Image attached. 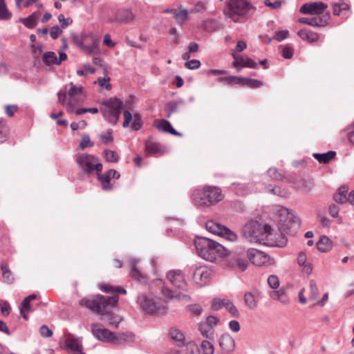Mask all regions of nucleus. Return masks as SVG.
<instances>
[{
    "instance_id": "nucleus-22",
    "label": "nucleus",
    "mask_w": 354,
    "mask_h": 354,
    "mask_svg": "<svg viewBox=\"0 0 354 354\" xmlns=\"http://www.w3.org/2000/svg\"><path fill=\"white\" fill-rule=\"evenodd\" d=\"M133 19L134 15L131 10L122 9L116 12L114 21L119 23L128 24L131 22Z\"/></svg>"
},
{
    "instance_id": "nucleus-49",
    "label": "nucleus",
    "mask_w": 354,
    "mask_h": 354,
    "mask_svg": "<svg viewBox=\"0 0 354 354\" xmlns=\"http://www.w3.org/2000/svg\"><path fill=\"white\" fill-rule=\"evenodd\" d=\"M268 192L273 195L279 196L282 198H287L289 196V192L279 186H274L272 189H269Z\"/></svg>"
},
{
    "instance_id": "nucleus-13",
    "label": "nucleus",
    "mask_w": 354,
    "mask_h": 354,
    "mask_svg": "<svg viewBox=\"0 0 354 354\" xmlns=\"http://www.w3.org/2000/svg\"><path fill=\"white\" fill-rule=\"evenodd\" d=\"M246 254L247 258H248L254 265L257 266L270 263V257L260 250L254 248L248 249L246 250Z\"/></svg>"
},
{
    "instance_id": "nucleus-61",
    "label": "nucleus",
    "mask_w": 354,
    "mask_h": 354,
    "mask_svg": "<svg viewBox=\"0 0 354 354\" xmlns=\"http://www.w3.org/2000/svg\"><path fill=\"white\" fill-rule=\"evenodd\" d=\"M186 346L187 354H194L196 351H198L197 344L194 341L187 342L185 344Z\"/></svg>"
},
{
    "instance_id": "nucleus-18",
    "label": "nucleus",
    "mask_w": 354,
    "mask_h": 354,
    "mask_svg": "<svg viewBox=\"0 0 354 354\" xmlns=\"http://www.w3.org/2000/svg\"><path fill=\"white\" fill-rule=\"evenodd\" d=\"M123 115L124 118V121L123 122L122 126L124 128L128 127L129 126L130 122L133 120L131 128L135 131H138L141 129L142 126V122L141 117L139 114L134 115L133 118L131 113L129 111H124Z\"/></svg>"
},
{
    "instance_id": "nucleus-36",
    "label": "nucleus",
    "mask_w": 354,
    "mask_h": 354,
    "mask_svg": "<svg viewBox=\"0 0 354 354\" xmlns=\"http://www.w3.org/2000/svg\"><path fill=\"white\" fill-rule=\"evenodd\" d=\"M97 178L100 182L102 187L104 190L108 191L112 189L113 187L110 184L111 176L108 171H106L102 175L97 173Z\"/></svg>"
},
{
    "instance_id": "nucleus-10",
    "label": "nucleus",
    "mask_w": 354,
    "mask_h": 354,
    "mask_svg": "<svg viewBox=\"0 0 354 354\" xmlns=\"http://www.w3.org/2000/svg\"><path fill=\"white\" fill-rule=\"evenodd\" d=\"M230 257L228 259L229 265L241 271H245L248 268V261L246 260L247 254L246 251L236 249L231 253L229 252Z\"/></svg>"
},
{
    "instance_id": "nucleus-29",
    "label": "nucleus",
    "mask_w": 354,
    "mask_h": 354,
    "mask_svg": "<svg viewBox=\"0 0 354 354\" xmlns=\"http://www.w3.org/2000/svg\"><path fill=\"white\" fill-rule=\"evenodd\" d=\"M135 339V336L132 333L127 332L119 333L118 335L114 334V344H122L127 342H133Z\"/></svg>"
},
{
    "instance_id": "nucleus-60",
    "label": "nucleus",
    "mask_w": 354,
    "mask_h": 354,
    "mask_svg": "<svg viewBox=\"0 0 354 354\" xmlns=\"http://www.w3.org/2000/svg\"><path fill=\"white\" fill-rule=\"evenodd\" d=\"M110 80V77L107 75H106L103 78H98V82L100 84V86L102 88H105L106 90H110L111 88V85L109 83Z\"/></svg>"
},
{
    "instance_id": "nucleus-7",
    "label": "nucleus",
    "mask_w": 354,
    "mask_h": 354,
    "mask_svg": "<svg viewBox=\"0 0 354 354\" xmlns=\"http://www.w3.org/2000/svg\"><path fill=\"white\" fill-rule=\"evenodd\" d=\"M137 303L145 313L149 315H162L167 313L166 307L158 299L151 295L146 294L138 295Z\"/></svg>"
},
{
    "instance_id": "nucleus-45",
    "label": "nucleus",
    "mask_w": 354,
    "mask_h": 354,
    "mask_svg": "<svg viewBox=\"0 0 354 354\" xmlns=\"http://www.w3.org/2000/svg\"><path fill=\"white\" fill-rule=\"evenodd\" d=\"M1 269L3 272V278L4 281L8 283H11L14 281V277L12 273L9 269V267L6 264H2L1 266Z\"/></svg>"
},
{
    "instance_id": "nucleus-12",
    "label": "nucleus",
    "mask_w": 354,
    "mask_h": 354,
    "mask_svg": "<svg viewBox=\"0 0 354 354\" xmlns=\"http://www.w3.org/2000/svg\"><path fill=\"white\" fill-rule=\"evenodd\" d=\"M167 279L174 288L184 291L187 290V284L181 270H172L169 271L167 274Z\"/></svg>"
},
{
    "instance_id": "nucleus-3",
    "label": "nucleus",
    "mask_w": 354,
    "mask_h": 354,
    "mask_svg": "<svg viewBox=\"0 0 354 354\" xmlns=\"http://www.w3.org/2000/svg\"><path fill=\"white\" fill-rule=\"evenodd\" d=\"M194 245L198 255L207 261L214 262L229 254L225 247L209 238L198 236Z\"/></svg>"
},
{
    "instance_id": "nucleus-4",
    "label": "nucleus",
    "mask_w": 354,
    "mask_h": 354,
    "mask_svg": "<svg viewBox=\"0 0 354 354\" xmlns=\"http://www.w3.org/2000/svg\"><path fill=\"white\" fill-rule=\"evenodd\" d=\"M193 201L198 207L209 206L223 199L220 188L212 186H205L203 190H194L192 194Z\"/></svg>"
},
{
    "instance_id": "nucleus-59",
    "label": "nucleus",
    "mask_w": 354,
    "mask_h": 354,
    "mask_svg": "<svg viewBox=\"0 0 354 354\" xmlns=\"http://www.w3.org/2000/svg\"><path fill=\"white\" fill-rule=\"evenodd\" d=\"M201 65V62L198 59H192L185 63V67L191 70L198 69Z\"/></svg>"
},
{
    "instance_id": "nucleus-53",
    "label": "nucleus",
    "mask_w": 354,
    "mask_h": 354,
    "mask_svg": "<svg viewBox=\"0 0 354 354\" xmlns=\"http://www.w3.org/2000/svg\"><path fill=\"white\" fill-rule=\"evenodd\" d=\"M309 288H310V299H316L319 295V289L317 286V284L314 280H310L309 282Z\"/></svg>"
},
{
    "instance_id": "nucleus-46",
    "label": "nucleus",
    "mask_w": 354,
    "mask_h": 354,
    "mask_svg": "<svg viewBox=\"0 0 354 354\" xmlns=\"http://www.w3.org/2000/svg\"><path fill=\"white\" fill-rule=\"evenodd\" d=\"M232 189L239 196H245L248 193V186L244 183H232Z\"/></svg>"
},
{
    "instance_id": "nucleus-56",
    "label": "nucleus",
    "mask_w": 354,
    "mask_h": 354,
    "mask_svg": "<svg viewBox=\"0 0 354 354\" xmlns=\"http://www.w3.org/2000/svg\"><path fill=\"white\" fill-rule=\"evenodd\" d=\"M268 175L277 180L283 179V175L279 172V169L276 167H271L268 170Z\"/></svg>"
},
{
    "instance_id": "nucleus-23",
    "label": "nucleus",
    "mask_w": 354,
    "mask_h": 354,
    "mask_svg": "<svg viewBox=\"0 0 354 354\" xmlns=\"http://www.w3.org/2000/svg\"><path fill=\"white\" fill-rule=\"evenodd\" d=\"M85 100V95L80 94V95L70 96L66 103V111L68 113H73L76 106L83 104Z\"/></svg>"
},
{
    "instance_id": "nucleus-2",
    "label": "nucleus",
    "mask_w": 354,
    "mask_h": 354,
    "mask_svg": "<svg viewBox=\"0 0 354 354\" xmlns=\"http://www.w3.org/2000/svg\"><path fill=\"white\" fill-rule=\"evenodd\" d=\"M256 7L247 0H227L223 13L234 23L243 24L250 19Z\"/></svg>"
},
{
    "instance_id": "nucleus-6",
    "label": "nucleus",
    "mask_w": 354,
    "mask_h": 354,
    "mask_svg": "<svg viewBox=\"0 0 354 354\" xmlns=\"http://www.w3.org/2000/svg\"><path fill=\"white\" fill-rule=\"evenodd\" d=\"M271 227L268 225L262 226L257 221H250L243 227L242 233L248 241L253 243H261L264 240V235L271 234Z\"/></svg>"
},
{
    "instance_id": "nucleus-34",
    "label": "nucleus",
    "mask_w": 354,
    "mask_h": 354,
    "mask_svg": "<svg viewBox=\"0 0 354 354\" xmlns=\"http://www.w3.org/2000/svg\"><path fill=\"white\" fill-rule=\"evenodd\" d=\"M245 304L250 309H254L257 306V299L254 293L252 292H246L244 295Z\"/></svg>"
},
{
    "instance_id": "nucleus-31",
    "label": "nucleus",
    "mask_w": 354,
    "mask_h": 354,
    "mask_svg": "<svg viewBox=\"0 0 354 354\" xmlns=\"http://www.w3.org/2000/svg\"><path fill=\"white\" fill-rule=\"evenodd\" d=\"M39 13L35 12L28 17L20 19V21L28 28L32 29L37 25Z\"/></svg>"
},
{
    "instance_id": "nucleus-47",
    "label": "nucleus",
    "mask_w": 354,
    "mask_h": 354,
    "mask_svg": "<svg viewBox=\"0 0 354 354\" xmlns=\"http://www.w3.org/2000/svg\"><path fill=\"white\" fill-rule=\"evenodd\" d=\"M104 156L107 162H117L119 160L118 154L114 151L109 149L104 151Z\"/></svg>"
},
{
    "instance_id": "nucleus-19",
    "label": "nucleus",
    "mask_w": 354,
    "mask_h": 354,
    "mask_svg": "<svg viewBox=\"0 0 354 354\" xmlns=\"http://www.w3.org/2000/svg\"><path fill=\"white\" fill-rule=\"evenodd\" d=\"M218 343L224 353H230L235 348V342L229 334H223L219 338Z\"/></svg>"
},
{
    "instance_id": "nucleus-35",
    "label": "nucleus",
    "mask_w": 354,
    "mask_h": 354,
    "mask_svg": "<svg viewBox=\"0 0 354 354\" xmlns=\"http://www.w3.org/2000/svg\"><path fill=\"white\" fill-rule=\"evenodd\" d=\"M348 190V188L346 186H341L338 189V192L334 195L335 201L340 204H343L347 202L346 194Z\"/></svg>"
},
{
    "instance_id": "nucleus-25",
    "label": "nucleus",
    "mask_w": 354,
    "mask_h": 354,
    "mask_svg": "<svg viewBox=\"0 0 354 354\" xmlns=\"http://www.w3.org/2000/svg\"><path fill=\"white\" fill-rule=\"evenodd\" d=\"M297 261L299 266L303 267L302 272L304 274L307 275L311 274L313 271V267L311 263L307 262V257L305 252H300L298 254Z\"/></svg>"
},
{
    "instance_id": "nucleus-26",
    "label": "nucleus",
    "mask_w": 354,
    "mask_h": 354,
    "mask_svg": "<svg viewBox=\"0 0 354 354\" xmlns=\"http://www.w3.org/2000/svg\"><path fill=\"white\" fill-rule=\"evenodd\" d=\"M287 290L288 288L283 287L278 290L272 292L271 297L283 304H288L290 303V297L288 295Z\"/></svg>"
},
{
    "instance_id": "nucleus-62",
    "label": "nucleus",
    "mask_w": 354,
    "mask_h": 354,
    "mask_svg": "<svg viewBox=\"0 0 354 354\" xmlns=\"http://www.w3.org/2000/svg\"><path fill=\"white\" fill-rule=\"evenodd\" d=\"M268 283L272 289H277L279 286V281L276 275H270L268 278Z\"/></svg>"
},
{
    "instance_id": "nucleus-39",
    "label": "nucleus",
    "mask_w": 354,
    "mask_h": 354,
    "mask_svg": "<svg viewBox=\"0 0 354 354\" xmlns=\"http://www.w3.org/2000/svg\"><path fill=\"white\" fill-rule=\"evenodd\" d=\"M183 104L184 101L183 100L169 102L165 106V111L168 113L167 117H169L171 113L177 112L178 106Z\"/></svg>"
},
{
    "instance_id": "nucleus-9",
    "label": "nucleus",
    "mask_w": 354,
    "mask_h": 354,
    "mask_svg": "<svg viewBox=\"0 0 354 354\" xmlns=\"http://www.w3.org/2000/svg\"><path fill=\"white\" fill-rule=\"evenodd\" d=\"M76 162L79 167L86 174H91L93 171L97 173L102 170V165L95 156L88 154H80L76 159Z\"/></svg>"
},
{
    "instance_id": "nucleus-15",
    "label": "nucleus",
    "mask_w": 354,
    "mask_h": 354,
    "mask_svg": "<svg viewBox=\"0 0 354 354\" xmlns=\"http://www.w3.org/2000/svg\"><path fill=\"white\" fill-rule=\"evenodd\" d=\"M211 277V271L205 267L196 268L193 273V280L199 286L208 283Z\"/></svg>"
},
{
    "instance_id": "nucleus-54",
    "label": "nucleus",
    "mask_w": 354,
    "mask_h": 354,
    "mask_svg": "<svg viewBox=\"0 0 354 354\" xmlns=\"http://www.w3.org/2000/svg\"><path fill=\"white\" fill-rule=\"evenodd\" d=\"M223 306L234 317H239V311L234 304L230 300H225Z\"/></svg>"
},
{
    "instance_id": "nucleus-37",
    "label": "nucleus",
    "mask_w": 354,
    "mask_h": 354,
    "mask_svg": "<svg viewBox=\"0 0 354 354\" xmlns=\"http://www.w3.org/2000/svg\"><path fill=\"white\" fill-rule=\"evenodd\" d=\"M198 330L203 337L209 339L214 338V329L209 326L208 324L204 322L201 323L199 325Z\"/></svg>"
},
{
    "instance_id": "nucleus-21",
    "label": "nucleus",
    "mask_w": 354,
    "mask_h": 354,
    "mask_svg": "<svg viewBox=\"0 0 354 354\" xmlns=\"http://www.w3.org/2000/svg\"><path fill=\"white\" fill-rule=\"evenodd\" d=\"M130 273L131 276L135 280L140 283L146 281L145 274L140 270L138 267V260L136 259H130Z\"/></svg>"
},
{
    "instance_id": "nucleus-14",
    "label": "nucleus",
    "mask_w": 354,
    "mask_h": 354,
    "mask_svg": "<svg viewBox=\"0 0 354 354\" xmlns=\"http://www.w3.org/2000/svg\"><path fill=\"white\" fill-rule=\"evenodd\" d=\"M91 330L93 336L98 340L113 344L115 333L97 324L92 325Z\"/></svg>"
},
{
    "instance_id": "nucleus-51",
    "label": "nucleus",
    "mask_w": 354,
    "mask_h": 354,
    "mask_svg": "<svg viewBox=\"0 0 354 354\" xmlns=\"http://www.w3.org/2000/svg\"><path fill=\"white\" fill-rule=\"evenodd\" d=\"M30 301H28V299L25 298L24 299V301H22L21 306L19 308L20 313H21V316L23 317V318L25 319H28L27 313L26 312V310L27 312L30 310Z\"/></svg>"
},
{
    "instance_id": "nucleus-41",
    "label": "nucleus",
    "mask_w": 354,
    "mask_h": 354,
    "mask_svg": "<svg viewBox=\"0 0 354 354\" xmlns=\"http://www.w3.org/2000/svg\"><path fill=\"white\" fill-rule=\"evenodd\" d=\"M219 82H225L229 84H239L243 85L244 77L238 76H227L223 77L218 79Z\"/></svg>"
},
{
    "instance_id": "nucleus-50",
    "label": "nucleus",
    "mask_w": 354,
    "mask_h": 354,
    "mask_svg": "<svg viewBox=\"0 0 354 354\" xmlns=\"http://www.w3.org/2000/svg\"><path fill=\"white\" fill-rule=\"evenodd\" d=\"M201 347L203 354H214V347L212 343L210 342L207 340H203L201 342Z\"/></svg>"
},
{
    "instance_id": "nucleus-27",
    "label": "nucleus",
    "mask_w": 354,
    "mask_h": 354,
    "mask_svg": "<svg viewBox=\"0 0 354 354\" xmlns=\"http://www.w3.org/2000/svg\"><path fill=\"white\" fill-rule=\"evenodd\" d=\"M316 245L319 251L322 252H327L332 249L333 242L328 236L323 235L320 236L319 241L317 242Z\"/></svg>"
},
{
    "instance_id": "nucleus-58",
    "label": "nucleus",
    "mask_w": 354,
    "mask_h": 354,
    "mask_svg": "<svg viewBox=\"0 0 354 354\" xmlns=\"http://www.w3.org/2000/svg\"><path fill=\"white\" fill-rule=\"evenodd\" d=\"M93 146V142L91 141L90 137L88 134H84L82 137V140L80 144V147L81 149H84L86 147H91Z\"/></svg>"
},
{
    "instance_id": "nucleus-17",
    "label": "nucleus",
    "mask_w": 354,
    "mask_h": 354,
    "mask_svg": "<svg viewBox=\"0 0 354 354\" xmlns=\"http://www.w3.org/2000/svg\"><path fill=\"white\" fill-rule=\"evenodd\" d=\"M328 19L329 15L326 13L322 17H301L299 19V22L310 26H324L327 24Z\"/></svg>"
},
{
    "instance_id": "nucleus-42",
    "label": "nucleus",
    "mask_w": 354,
    "mask_h": 354,
    "mask_svg": "<svg viewBox=\"0 0 354 354\" xmlns=\"http://www.w3.org/2000/svg\"><path fill=\"white\" fill-rule=\"evenodd\" d=\"M42 61L47 66L51 64L57 65V55L53 51L46 52L42 55Z\"/></svg>"
},
{
    "instance_id": "nucleus-1",
    "label": "nucleus",
    "mask_w": 354,
    "mask_h": 354,
    "mask_svg": "<svg viewBox=\"0 0 354 354\" xmlns=\"http://www.w3.org/2000/svg\"><path fill=\"white\" fill-rule=\"evenodd\" d=\"M117 297H106L97 295L90 298H84L80 301V306H84L93 312L101 315L100 319L105 324L118 327L122 319L114 314L112 310L118 304Z\"/></svg>"
},
{
    "instance_id": "nucleus-11",
    "label": "nucleus",
    "mask_w": 354,
    "mask_h": 354,
    "mask_svg": "<svg viewBox=\"0 0 354 354\" xmlns=\"http://www.w3.org/2000/svg\"><path fill=\"white\" fill-rule=\"evenodd\" d=\"M206 229L212 234L223 236L230 241H235L237 237L229 228L213 221H208L206 223Z\"/></svg>"
},
{
    "instance_id": "nucleus-55",
    "label": "nucleus",
    "mask_w": 354,
    "mask_h": 354,
    "mask_svg": "<svg viewBox=\"0 0 354 354\" xmlns=\"http://www.w3.org/2000/svg\"><path fill=\"white\" fill-rule=\"evenodd\" d=\"M68 97L70 96H75V95H80V94L83 93V88L81 86H77L73 84L72 82L71 83V88L68 91Z\"/></svg>"
},
{
    "instance_id": "nucleus-40",
    "label": "nucleus",
    "mask_w": 354,
    "mask_h": 354,
    "mask_svg": "<svg viewBox=\"0 0 354 354\" xmlns=\"http://www.w3.org/2000/svg\"><path fill=\"white\" fill-rule=\"evenodd\" d=\"M12 13L8 10L5 0H0V20H10Z\"/></svg>"
},
{
    "instance_id": "nucleus-33",
    "label": "nucleus",
    "mask_w": 354,
    "mask_h": 354,
    "mask_svg": "<svg viewBox=\"0 0 354 354\" xmlns=\"http://www.w3.org/2000/svg\"><path fill=\"white\" fill-rule=\"evenodd\" d=\"M298 36L303 40H307L310 43H313L319 39V35L313 32H308L305 30H301L297 32Z\"/></svg>"
},
{
    "instance_id": "nucleus-38",
    "label": "nucleus",
    "mask_w": 354,
    "mask_h": 354,
    "mask_svg": "<svg viewBox=\"0 0 354 354\" xmlns=\"http://www.w3.org/2000/svg\"><path fill=\"white\" fill-rule=\"evenodd\" d=\"M171 337L172 339L176 343V345L178 346L181 347L183 346H185V337L184 334L181 331L177 329L172 330L171 331Z\"/></svg>"
},
{
    "instance_id": "nucleus-57",
    "label": "nucleus",
    "mask_w": 354,
    "mask_h": 354,
    "mask_svg": "<svg viewBox=\"0 0 354 354\" xmlns=\"http://www.w3.org/2000/svg\"><path fill=\"white\" fill-rule=\"evenodd\" d=\"M57 19L61 24L62 28H66L69 25L73 23V20L71 17L66 18L63 14H60Z\"/></svg>"
},
{
    "instance_id": "nucleus-64",
    "label": "nucleus",
    "mask_w": 354,
    "mask_h": 354,
    "mask_svg": "<svg viewBox=\"0 0 354 354\" xmlns=\"http://www.w3.org/2000/svg\"><path fill=\"white\" fill-rule=\"evenodd\" d=\"M39 333L43 337H50L53 335V331L46 325L40 327Z\"/></svg>"
},
{
    "instance_id": "nucleus-63",
    "label": "nucleus",
    "mask_w": 354,
    "mask_h": 354,
    "mask_svg": "<svg viewBox=\"0 0 354 354\" xmlns=\"http://www.w3.org/2000/svg\"><path fill=\"white\" fill-rule=\"evenodd\" d=\"M99 111L97 108L92 107V108H80L77 109L75 111V114L77 115L86 113H97Z\"/></svg>"
},
{
    "instance_id": "nucleus-44",
    "label": "nucleus",
    "mask_w": 354,
    "mask_h": 354,
    "mask_svg": "<svg viewBox=\"0 0 354 354\" xmlns=\"http://www.w3.org/2000/svg\"><path fill=\"white\" fill-rule=\"evenodd\" d=\"M188 14V10L185 8L178 12L176 10L174 12V17L177 24L179 25H183L187 20Z\"/></svg>"
},
{
    "instance_id": "nucleus-30",
    "label": "nucleus",
    "mask_w": 354,
    "mask_h": 354,
    "mask_svg": "<svg viewBox=\"0 0 354 354\" xmlns=\"http://www.w3.org/2000/svg\"><path fill=\"white\" fill-rule=\"evenodd\" d=\"M145 151L149 156H158L164 153L162 146L156 142L147 143L145 145Z\"/></svg>"
},
{
    "instance_id": "nucleus-24",
    "label": "nucleus",
    "mask_w": 354,
    "mask_h": 354,
    "mask_svg": "<svg viewBox=\"0 0 354 354\" xmlns=\"http://www.w3.org/2000/svg\"><path fill=\"white\" fill-rule=\"evenodd\" d=\"M100 40L93 34L89 37L88 43H86L84 52L88 54H97L100 52L99 45Z\"/></svg>"
},
{
    "instance_id": "nucleus-5",
    "label": "nucleus",
    "mask_w": 354,
    "mask_h": 354,
    "mask_svg": "<svg viewBox=\"0 0 354 354\" xmlns=\"http://www.w3.org/2000/svg\"><path fill=\"white\" fill-rule=\"evenodd\" d=\"M280 229L286 234L294 236L298 232L301 220L292 210L281 207L279 210Z\"/></svg>"
},
{
    "instance_id": "nucleus-43",
    "label": "nucleus",
    "mask_w": 354,
    "mask_h": 354,
    "mask_svg": "<svg viewBox=\"0 0 354 354\" xmlns=\"http://www.w3.org/2000/svg\"><path fill=\"white\" fill-rule=\"evenodd\" d=\"M91 37V34H84L80 37H75L74 41L79 48L84 51L86 43H88V39Z\"/></svg>"
},
{
    "instance_id": "nucleus-28",
    "label": "nucleus",
    "mask_w": 354,
    "mask_h": 354,
    "mask_svg": "<svg viewBox=\"0 0 354 354\" xmlns=\"http://www.w3.org/2000/svg\"><path fill=\"white\" fill-rule=\"evenodd\" d=\"M156 127L159 130L169 133L172 135L175 136H181L182 134L178 131H176L173 127L171 126V123L165 120H160L156 122Z\"/></svg>"
},
{
    "instance_id": "nucleus-48",
    "label": "nucleus",
    "mask_w": 354,
    "mask_h": 354,
    "mask_svg": "<svg viewBox=\"0 0 354 354\" xmlns=\"http://www.w3.org/2000/svg\"><path fill=\"white\" fill-rule=\"evenodd\" d=\"M333 14L335 15H339L343 11L349 9V6L344 2L335 3L333 5Z\"/></svg>"
},
{
    "instance_id": "nucleus-16",
    "label": "nucleus",
    "mask_w": 354,
    "mask_h": 354,
    "mask_svg": "<svg viewBox=\"0 0 354 354\" xmlns=\"http://www.w3.org/2000/svg\"><path fill=\"white\" fill-rule=\"evenodd\" d=\"M327 6L320 1L305 3L300 8V12L305 15H320L323 14Z\"/></svg>"
},
{
    "instance_id": "nucleus-20",
    "label": "nucleus",
    "mask_w": 354,
    "mask_h": 354,
    "mask_svg": "<svg viewBox=\"0 0 354 354\" xmlns=\"http://www.w3.org/2000/svg\"><path fill=\"white\" fill-rule=\"evenodd\" d=\"M66 347L71 351L73 354H85L82 351V346L80 340L69 335L65 339Z\"/></svg>"
},
{
    "instance_id": "nucleus-32",
    "label": "nucleus",
    "mask_w": 354,
    "mask_h": 354,
    "mask_svg": "<svg viewBox=\"0 0 354 354\" xmlns=\"http://www.w3.org/2000/svg\"><path fill=\"white\" fill-rule=\"evenodd\" d=\"M335 155V151H329L326 153H314L313 156L319 162L326 164L329 162L332 159H333Z\"/></svg>"
},
{
    "instance_id": "nucleus-8",
    "label": "nucleus",
    "mask_w": 354,
    "mask_h": 354,
    "mask_svg": "<svg viewBox=\"0 0 354 354\" xmlns=\"http://www.w3.org/2000/svg\"><path fill=\"white\" fill-rule=\"evenodd\" d=\"M104 107L102 109L104 118L109 123L115 124L119 119L123 102L117 98H110L103 102Z\"/></svg>"
},
{
    "instance_id": "nucleus-52",
    "label": "nucleus",
    "mask_w": 354,
    "mask_h": 354,
    "mask_svg": "<svg viewBox=\"0 0 354 354\" xmlns=\"http://www.w3.org/2000/svg\"><path fill=\"white\" fill-rule=\"evenodd\" d=\"M263 83L260 80L251 79L248 77H244V82L243 86H246L250 88H259L262 86Z\"/></svg>"
}]
</instances>
